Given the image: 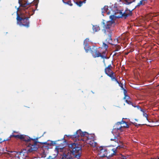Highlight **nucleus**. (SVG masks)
Here are the masks:
<instances>
[{"instance_id": "c756f323", "label": "nucleus", "mask_w": 159, "mask_h": 159, "mask_svg": "<svg viewBox=\"0 0 159 159\" xmlns=\"http://www.w3.org/2000/svg\"><path fill=\"white\" fill-rule=\"evenodd\" d=\"M56 157V156L54 155V157H53L52 156H49V157L47 158V159H55Z\"/></svg>"}, {"instance_id": "774afa93", "label": "nucleus", "mask_w": 159, "mask_h": 159, "mask_svg": "<svg viewBox=\"0 0 159 159\" xmlns=\"http://www.w3.org/2000/svg\"><path fill=\"white\" fill-rule=\"evenodd\" d=\"M2 139L1 138H0V140H2Z\"/></svg>"}, {"instance_id": "a878e982", "label": "nucleus", "mask_w": 159, "mask_h": 159, "mask_svg": "<svg viewBox=\"0 0 159 159\" xmlns=\"http://www.w3.org/2000/svg\"><path fill=\"white\" fill-rule=\"evenodd\" d=\"M89 41V39L87 38L84 41V45H88V42Z\"/></svg>"}, {"instance_id": "20e7f679", "label": "nucleus", "mask_w": 159, "mask_h": 159, "mask_svg": "<svg viewBox=\"0 0 159 159\" xmlns=\"http://www.w3.org/2000/svg\"><path fill=\"white\" fill-rule=\"evenodd\" d=\"M112 67L110 65L105 69V72L106 74L110 77L112 80H116L114 75V73L111 69Z\"/></svg>"}, {"instance_id": "603ef678", "label": "nucleus", "mask_w": 159, "mask_h": 159, "mask_svg": "<svg viewBox=\"0 0 159 159\" xmlns=\"http://www.w3.org/2000/svg\"><path fill=\"white\" fill-rule=\"evenodd\" d=\"M118 147H119L120 148H122L123 147L121 145H118L117 147L116 148H118Z\"/></svg>"}, {"instance_id": "2eb2a0df", "label": "nucleus", "mask_w": 159, "mask_h": 159, "mask_svg": "<svg viewBox=\"0 0 159 159\" xmlns=\"http://www.w3.org/2000/svg\"><path fill=\"white\" fill-rule=\"evenodd\" d=\"M93 29L94 31L97 32L100 30L99 26L97 25H93Z\"/></svg>"}, {"instance_id": "c85d7f7f", "label": "nucleus", "mask_w": 159, "mask_h": 159, "mask_svg": "<svg viewBox=\"0 0 159 159\" xmlns=\"http://www.w3.org/2000/svg\"><path fill=\"white\" fill-rule=\"evenodd\" d=\"M143 115L146 118V120L148 121H149V120H148V119L147 118V117H148V115L145 113L144 112H143Z\"/></svg>"}, {"instance_id": "aec40b11", "label": "nucleus", "mask_w": 159, "mask_h": 159, "mask_svg": "<svg viewBox=\"0 0 159 159\" xmlns=\"http://www.w3.org/2000/svg\"><path fill=\"white\" fill-rule=\"evenodd\" d=\"M109 152L108 153V159H110L111 157H113L114 155H116V152H114L113 153H111V154H110Z\"/></svg>"}, {"instance_id": "1a4fd4ad", "label": "nucleus", "mask_w": 159, "mask_h": 159, "mask_svg": "<svg viewBox=\"0 0 159 159\" xmlns=\"http://www.w3.org/2000/svg\"><path fill=\"white\" fill-rule=\"evenodd\" d=\"M108 7L107 6H105L103 8H102V13L103 16H104L103 13L106 12L107 15L110 14V12L108 11Z\"/></svg>"}, {"instance_id": "338daca9", "label": "nucleus", "mask_w": 159, "mask_h": 159, "mask_svg": "<svg viewBox=\"0 0 159 159\" xmlns=\"http://www.w3.org/2000/svg\"><path fill=\"white\" fill-rule=\"evenodd\" d=\"M64 139V137L61 140H63V139Z\"/></svg>"}, {"instance_id": "f03ea898", "label": "nucleus", "mask_w": 159, "mask_h": 159, "mask_svg": "<svg viewBox=\"0 0 159 159\" xmlns=\"http://www.w3.org/2000/svg\"><path fill=\"white\" fill-rule=\"evenodd\" d=\"M20 9L19 7L17 8V23L20 26H25L28 27L29 26V22L28 20L29 18H22L20 17L17 11Z\"/></svg>"}, {"instance_id": "7c9ffc66", "label": "nucleus", "mask_w": 159, "mask_h": 159, "mask_svg": "<svg viewBox=\"0 0 159 159\" xmlns=\"http://www.w3.org/2000/svg\"><path fill=\"white\" fill-rule=\"evenodd\" d=\"M124 97L123 98L124 99H126V98L127 99H128L129 98V96L126 94H124Z\"/></svg>"}, {"instance_id": "69168bd1", "label": "nucleus", "mask_w": 159, "mask_h": 159, "mask_svg": "<svg viewBox=\"0 0 159 159\" xmlns=\"http://www.w3.org/2000/svg\"><path fill=\"white\" fill-rule=\"evenodd\" d=\"M29 2L27 1L26 3H28Z\"/></svg>"}, {"instance_id": "cd10ccee", "label": "nucleus", "mask_w": 159, "mask_h": 159, "mask_svg": "<svg viewBox=\"0 0 159 159\" xmlns=\"http://www.w3.org/2000/svg\"><path fill=\"white\" fill-rule=\"evenodd\" d=\"M99 55H100L99 57H101L102 58H103V59H104V58L107 59V57L106 56H105V55H102L101 54V53H100V54Z\"/></svg>"}, {"instance_id": "f3484780", "label": "nucleus", "mask_w": 159, "mask_h": 159, "mask_svg": "<svg viewBox=\"0 0 159 159\" xmlns=\"http://www.w3.org/2000/svg\"><path fill=\"white\" fill-rule=\"evenodd\" d=\"M100 155L102 157H106L108 158V152H105L104 153L102 152H100Z\"/></svg>"}, {"instance_id": "8fccbe9b", "label": "nucleus", "mask_w": 159, "mask_h": 159, "mask_svg": "<svg viewBox=\"0 0 159 159\" xmlns=\"http://www.w3.org/2000/svg\"><path fill=\"white\" fill-rule=\"evenodd\" d=\"M22 151H23V153H25V152H26V150L23 149V150H22Z\"/></svg>"}, {"instance_id": "dca6fc26", "label": "nucleus", "mask_w": 159, "mask_h": 159, "mask_svg": "<svg viewBox=\"0 0 159 159\" xmlns=\"http://www.w3.org/2000/svg\"><path fill=\"white\" fill-rule=\"evenodd\" d=\"M84 49L86 52H88V51L90 49V47L88 45H85L84 46Z\"/></svg>"}, {"instance_id": "39448f33", "label": "nucleus", "mask_w": 159, "mask_h": 159, "mask_svg": "<svg viewBox=\"0 0 159 159\" xmlns=\"http://www.w3.org/2000/svg\"><path fill=\"white\" fill-rule=\"evenodd\" d=\"M123 126L120 125V123L118 122H117L114 126L113 129L111 131V133L114 135V134L116 133L117 130H119L121 132L123 130L121 129V128Z\"/></svg>"}, {"instance_id": "37998d69", "label": "nucleus", "mask_w": 159, "mask_h": 159, "mask_svg": "<svg viewBox=\"0 0 159 159\" xmlns=\"http://www.w3.org/2000/svg\"><path fill=\"white\" fill-rule=\"evenodd\" d=\"M65 136H66L67 137H73V135H69V134H68V135H67V134H65Z\"/></svg>"}, {"instance_id": "5fc2aeb1", "label": "nucleus", "mask_w": 159, "mask_h": 159, "mask_svg": "<svg viewBox=\"0 0 159 159\" xmlns=\"http://www.w3.org/2000/svg\"><path fill=\"white\" fill-rule=\"evenodd\" d=\"M80 136H81V137H83V132L81 133V134H80L79 135V137Z\"/></svg>"}, {"instance_id": "bb28decb", "label": "nucleus", "mask_w": 159, "mask_h": 159, "mask_svg": "<svg viewBox=\"0 0 159 159\" xmlns=\"http://www.w3.org/2000/svg\"><path fill=\"white\" fill-rule=\"evenodd\" d=\"M125 102L126 103H127V104L129 105H132L133 106H134L133 105L132 103L130 101H129L127 100H125Z\"/></svg>"}, {"instance_id": "bf43d9fd", "label": "nucleus", "mask_w": 159, "mask_h": 159, "mask_svg": "<svg viewBox=\"0 0 159 159\" xmlns=\"http://www.w3.org/2000/svg\"><path fill=\"white\" fill-rule=\"evenodd\" d=\"M111 150H112V151H113V152H116V151H115L116 150H114V149H112Z\"/></svg>"}, {"instance_id": "412c9836", "label": "nucleus", "mask_w": 159, "mask_h": 159, "mask_svg": "<svg viewBox=\"0 0 159 159\" xmlns=\"http://www.w3.org/2000/svg\"><path fill=\"white\" fill-rule=\"evenodd\" d=\"M104 146H101L100 147V152H107V151L106 149H104L103 148L104 147Z\"/></svg>"}, {"instance_id": "49530a36", "label": "nucleus", "mask_w": 159, "mask_h": 159, "mask_svg": "<svg viewBox=\"0 0 159 159\" xmlns=\"http://www.w3.org/2000/svg\"><path fill=\"white\" fill-rule=\"evenodd\" d=\"M139 110L141 111H142L143 113L144 112V111L143 109H142L141 108H140Z\"/></svg>"}, {"instance_id": "e2e57ef3", "label": "nucleus", "mask_w": 159, "mask_h": 159, "mask_svg": "<svg viewBox=\"0 0 159 159\" xmlns=\"http://www.w3.org/2000/svg\"><path fill=\"white\" fill-rule=\"evenodd\" d=\"M135 120L136 121H138V119H135Z\"/></svg>"}, {"instance_id": "2f4dec72", "label": "nucleus", "mask_w": 159, "mask_h": 159, "mask_svg": "<svg viewBox=\"0 0 159 159\" xmlns=\"http://www.w3.org/2000/svg\"><path fill=\"white\" fill-rule=\"evenodd\" d=\"M103 46L106 49V50L108 47L107 45L106 44V43H103Z\"/></svg>"}, {"instance_id": "a18cd8bd", "label": "nucleus", "mask_w": 159, "mask_h": 159, "mask_svg": "<svg viewBox=\"0 0 159 159\" xmlns=\"http://www.w3.org/2000/svg\"><path fill=\"white\" fill-rule=\"evenodd\" d=\"M134 125L135 126H138L140 125H141L140 124H137V123H135V124H134Z\"/></svg>"}, {"instance_id": "0e129e2a", "label": "nucleus", "mask_w": 159, "mask_h": 159, "mask_svg": "<svg viewBox=\"0 0 159 159\" xmlns=\"http://www.w3.org/2000/svg\"><path fill=\"white\" fill-rule=\"evenodd\" d=\"M45 132H44V133L42 135V136H43V135L44 134H45Z\"/></svg>"}, {"instance_id": "4d7b16f0", "label": "nucleus", "mask_w": 159, "mask_h": 159, "mask_svg": "<svg viewBox=\"0 0 159 159\" xmlns=\"http://www.w3.org/2000/svg\"><path fill=\"white\" fill-rule=\"evenodd\" d=\"M23 151H21L20 152H17V153H19V154H20L21 153H23Z\"/></svg>"}, {"instance_id": "6e6552de", "label": "nucleus", "mask_w": 159, "mask_h": 159, "mask_svg": "<svg viewBox=\"0 0 159 159\" xmlns=\"http://www.w3.org/2000/svg\"><path fill=\"white\" fill-rule=\"evenodd\" d=\"M66 143V140H65L64 142L61 143V145L56 146L55 150H56L57 153H58L59 149H62L64 148V144Z\"/></svg>"}, {"instance_id": "c03bdc74", "label": "nucleus", "mask_w": 159, "mask_h": 159, "mask_svg": "<svg viewBox=\"0 0 159 159\" xmlns=\"http://www.w3.org/2000/svg\"><path fill=\"white\" fill-rule=\"evenodd\" d=\"M121 158L123 159H126V158L125 157V156H123V155H122L121 154Z\"/></svg>"}, {"instance_id": "393cba45", "label": "nucleus", "mask_w": 159, "mask_h": 159, "mask_svg": "<svg viewBox=\"0 0 159 159\" xmlns=\"http://www.w3.org/2000/svg\"><path fill=\"white\" fill-rule=\"evenodd\" d=\"M25 137H27V136L24 135H20L19 139H21L23 140L24 138H25Z\"/></svg>"}, {"instance_id": "680f3d73", "label": "nucleus", "mask_w": 159, "mask_h": 159, "mask_svg": "<svg viewBox=\"0 0 159 159\" xmlns=\"http://www.w3.org/2000/svg\"><path fill=\"white\" fill-rule=\"evenodd\" d=\"M62 159H65V158L63 157V156L61 158Z\"/></svg>"}, {"instance_id": "a211bd4d", "label": "nucleus", "mask_w": 159, "mask_h": 159, "mask_svg": "<svg viewBox=\"0 0 159 159\" xmlns=\"http://www.w3.org/2000/svg\"><path fill=\"white\" fill-rule=\"evenodd\" d=\"M86 0H84L83 1H80L79 2H76V4L79 7L81 6L83 3H85Z\"/></svg>"}, {"instance_id": "0eeeda50", "label": "nucleus", "mask_w": 159, "mask_h": 159, "mask_svg": "<svg viewBox=\"0 0 159 159\" xmlns=\"http://www.w3.org/2000/svg\"><path fill=\"white\" fill-rule=\"evenodd\" d=\"M132 13V12L131 11L126 10L122 14V16L125 19L128 16L131 15Z\"/></svg>"}, {"instance_id": "4be33fe9", "label": "nucleus", "mask_w": 159, "mask_h": 159, "mask_svg": "<svg viewBox=\"0 0 159 159\" xmlns=\"http://www.w3.org/2000/svg\"><path fill=\"white\" fill-rule=\"evenodd\" d=\"M119 84V86L121 87V89L122 90V88H124L123 87V83H121L119 82L118 80H115Z\"/></svg>"}, {"instance_id": "58836bf2", "label": "nucleus", "mask_w": 159, "mask_h": 159, "mask_svg": "<svg viewBox=\"0 0 159 159\" xmlns=\"http://www.w3.org/2000/svg\"><path fill=\"white\" fill-rule=\"evenodd\" d=\"M20 136V135H18V134L16 135H13V136H14V137H16V138H17L19 139V138Z\"/></svg>"}, {"instance_id": "9b49d317", "label": "nucleus", "mask_w": 159, "mask_h": 159, "mask_svg": "<svg viewBox=\"0 0 159 159\" xmlns=\"http://www.w3.org/2000/svg\"><path fill=\"white\" fill-rule=\"evenodd\" d=\"M31 147L30 149H28L27 152H31L33 151H35L38 148L36 146H34V145H30Z\"/></svg>"}, {"instance_id": "c9c22d12", "label": "nucleus", "mask_w": 159, "mask_h": 159, "mask_svg": "<svg viewBox=\"0 0 159 159\" xmlns=\"http://www.w3.org/2000/svg\"><path fill=\"white\" fill-rule=\"evenodd\" d=\"M39 142L38 141H37V140H35V141H34V146H36L37 145V143H39Z\"/></svg>"}, {"instance_id": "de8ad7c7", "label": "nucleus", "mask_w": 159, "mask_h": 159, "mask_svg": "<svg viewBox=\"0 0 159 159\" xmlns=\"http://www.w3.org/2000/svg\"><path fill=\"white\" fill-rule=\"evenodd\" d=\"M62 1H63V2L64 3H65V4H69V2H65L64 1V0H62Z\"/></svg>"}, {"instance_id": "4c0bfd02", "label": "nucleus", "mask_w": 159, "mask_h": 159, "mask_svg": "<svg viewBox=\"0 0 159 159\" xmlns=\"http://www.w3.org/2000/svg\"><path fill=\"white\" fill-rule=\"evenodd\" d=\"M125 124V126H123V127H125V128H128L129 127V126L127 124V123L126 122Z\"/></svg>"}, {"instance_id": "423d86ee", "label": "nucleus", "mask_w": 159, "mask_h": 159, "mask_svg": "<svg viewBox=\"0 0 159 159\" xmlns=\"http://www.w3.org/2000/svg\"><path fill=\"white\" fill-rule=\"evenodd\" d=\"M91 53L93 56L95 58L99 57V55L100 53L96 49L94 48H92L91 50Z\"/></svg>"}, {"instance_id": "5701e85b", "label": "nucleus", "mask_w": 159, "mask_h": 159, "mask_svg": "<svg viewBox=\"0 0 159 159\" xmlns=\"http://www.w3.org/2000/svg\"><path fill=\"white\" fill-rule=\"evenodd\" d=\"M75 156V157L76 158L78 159H80V157L81 155L80 153H77V154H75V155H73Z\"/></svg>"}, {"instance_id": "ea45409f", "label": "nucleus", "mask_w": 159, "mask_h": 159, "mask_svg": "<svg viewBox=\"0 0 159 159\" xmlns=\"http://www.w3.org/2000/svg\"><path fill=\"white\" fill-rule=\"evenodd\" d=\"M83 136H86V134H88V133L86 132H83Z\"/></svg>"}, {"instance_id": "72a5a7b5", "label": "nucleus", "mask_w": 159, "mask_h": 159, "mask_svg": "<svg viewBox=\"0 0 159 159\" xmlns=\"http://www.w3.org/2000/svg\"><path fill=\"white\" fill-rule=\"evenodd\" d=\"M122 90H123V93L124 94H126L127 91L125 89H124V88H122Z\"/></svg>"}, {"instance_id": "864d4df0", "label": "nucleus", "mask_w": 159, "mask_h": 159, "mask_svg": "<svg viewBox=\"0 0 159 159\" xmlns=\"http://www.w3.org/2000/svg\"><path fill=\"white\" fill-rule=\"evenodd\" d=\"M9 140V139H4V140H2V141H1V142H4V141H7V140Z\"/></svg>"}, {"instance_id": "4468645a", "label": "nucleus", "mask_w": 159, "mask_h": 159, "mask_svg": "<svg viewBox=\"0 0 159 159\" xmlns=\"http://www.w3.org/2000/svg\"><path fill=\"white\" fill-rule=\"evenodd\" d=\"M147 2V0H141L140 2L138 4V6H139L141 5H144Z\"/></svg>"}, {"instance_id": "f257e3e1", "label": "nucleus", "mask_w": 159, "mask_h": 159, "mask_svg": "<svg viewBox=\"0 0 159 159\" xmlns=\"http://www.w3.org/2000/svg\"><path fill=\"white\" fill-rule=\"evenodd\" d=\"M114 17V15H111L110 16V18L111 19V21H107L105 23L106 21L104 20H103L102 22V24L104 25L103 30L104 31V32L108 37L106 40L108 41L109 43H110L111 40V31L110 28L112 24L114 22L113 19Z\"/></svg>"}, {"instance_id": "b1692460", "label": "nucleus", "mask_w": 159, "mask_h": 159, "mask_svg": "<svg viewBox=\"0 0 159 159\" xmlns=\"http://www.w3.org/2000/svg\"><path fill=\"white\" fill-rule=\"evenodd\" d=\"M59 140H57V141H58ZM57 141H51V143H50V144H48V145H53L54 144H57Z\"/></svg>"}, {"instance_id": "13d9d810", "label": "nucleus", "mask_w": 159, "mask_h": 159, "mask_svg": "<svg viewBox=\"0 0 159 159\" xmlns=\"http://www.w3.org/2000/svg\"><path fill=\"white\" fill-rule=\"evenodd\" d=\"M115 41L116 43H118V40L117 39H115Z\"/></svg>"}, {"instance_id": "09e8293b", "label": "nucleus", "mask_w": 159, "mask_h": 159, "mask_svg": "<svg viewBox=\"0 0 159 159\" xmlns=\"http://www.w3.org/2000/svg\"><path fill=\"white\" fill-rule=\"evenodd\" d=\"M73 157H72L71 156H69L68 157L67 159H72Z\"/></svg>"}, {"instance_id": "9d476101", "label": "nucleus", "mask_w": 159, "mask_h": 159, "mask_svg": "<svg viewBox=\"0 0 159 159\" xmlns=\"http://www.w3.org/2000/svg\"><path fill=\"white\" fill-rule=\"evenodd\" d=\"M82 132V131L80 129H79L77 130L76 132L74 133L73 135V138H77L79 137V135Z\"/></svg>"}, {"instance_id": "3c124183", "label": "nucleus", "mask_w": 159, "mask_h": 159, "mask_svg": "<svg viewBox=\"0 0 159 159\" xmlns=\"http://www.w3.org/2000/svg\"><path fill=\"white\" fill-rule=\"evenodd\" d=\"M156 122L157 123V125H159V120H157L156 121Z\"/></svg>"}, {"instance_id": "6e6d98bb", "label": "nucleus", "mask_w": 159, "mask_h": 159, "mask_svg": "<svg viewBox=\"0 0 159 159\" xmlns=\"http://www.w3.org/2000/svg\"><path fill=\"white\" fill-rule=\"evenodd\" d=\"M40 143H42V144H46L47 142H39Z\"/></svg>"}, {"instance_id": "e433bc0d", "label": "nucleus", "mask_w": 159, "mask_h": 159, "mask_svg": "<svg viewBox=\"0 0 159 159\" xmlns=\"http://www.w3.org/2000/svg\"><path fill=\"white\" fill-rule=\"evenodd\" d=\"M63 156L65 158V159L66 158L67 159V158L68 157V155H66V154H65L64 153L63 154Z\"/></svg>"}, {"instance_id": "79ce46f5", "label": "nucleus", "mask_w": 159, "mask_h": 159, "mask_svg": "<svg viewBox=\"0 0 159 159\" xmlns=\"http://www.w3.org/2000/svg\"><path fill=\"white\" fill-rule=\"evenodd\" d=\"M134 107H136L138 109H139L140 108V107L139 106L137 105L136 106H133Z\"/></svg>"}, {"instance_id": "ddd939ff", "label": "nucleus", "mask_w": 159, "mask_h": 159, "mask_svg": "<svg viewBox=\"0 0 159 159\" xmlns=\"http://www.w3.org/2000/svg\"><path fill=\"white\" fill-rule=\"evenodd\" d=\"M18 3L20 5V7H25L28 5H29L31 3L30 2H29L28 3H22L21 2V0H18Z\"/></svg>"}, {"instance_id": "473e14b6", "label": "nucleus", "mask_w": 159, "mask_h": 159, "mask_svg": "<svg viewBox=\"0 0 159 159\" xmlns=\"http://www.w3.org/2000/svg\"><path fill=\"white\" fill-rule=\"evenodd\" d=\"M123 118H122V120L120 122H119V123H120V125H121L122 124H124L126 123V122L125 121H124L123 120Z\"/></svg>"}, {"instance_id": "f704fd0d", "label": "nucleus", "mask_w": 159, "mask_h": 159, "mask_svg": "<svg viewBox=\"0 0 159 159\" xmlns=\"http://www.w3.org/2000/svg\"><path fill=\"white\" fill-rule=\"evenodd\" d=\"M132 2H129L127 0H125V3L126 4L129 5L131 4Z\"/></svg>"}, {"instance_id": "6ab92c4d", "label": "nucleus", "mask_w": 159, "mask_h": 159, "mask_svg": "<svg viewBox=\"0 0 159 159\" xmlns=\"http://www.w3.org/2000/svg\"><path fill=\"white\" fill-rule=\"evenodd\" d=\"M90 145L93 147H95L97 144V143L94 141L90 142Z\"/></svg>"}, {"instance_id": "a19ab883", "label": "nucleus", "mask_w": 159, "mask_h": 159, "mask_svg": "<svg viewBox=\"0 0 159 159\" xmlns=\"http://www.w3.org/2000/svg\"><path fill=\"white\" fill-rule=\"evenodd\" d=\"M117 138V136H114V138L111 139V141L113 140H114L115 139H116Z\"/></svg>"}, {"instance_id": "f8f14e48", "label": "nucleus", "mask_w": 159, "mask_h": 159, "mask_svg": "<svg viewBox=\"0 0 159 159\" xmlns=\"http://www.w3.org/2000/svg\"><path fill=\"white\" fill-rule=\"evenodd\" d=\"M41 136L39 137H37L36 138H30V137H28L27 136V137H25V138H24L23 140L25 141H27V142H29L31 140H36L40 138Z\"/></svg>"}, {"instance_id": "052dcab7", "label": "nucleus", "mask_w": 159, "mask_h": 159, "mask_svg": "<svg viewBox=\"0 0 159 159\" xmlns=\"http://www.w3.org/2000/svg\"><path fill=\"white\" fill-rule=\"evenodd\" d=\"M105 53H106V51H105V52H102V54H105Z\"/></svg>"}, {"instance_id": "7ed1b4c3", "label": "nucleus", "mask_w": 159, "mask_h": 159, "mask_svg": "<svg viewBox=\"0 0 159 159\" xmlns=\"http://www.w3.org/2000/svg\"><path fill=\"white\" fill-rule=\"evenodd\" d=\"M78 146V144L77 143H72L69 145V148L72 149V150L70 151V152L73 155L80 153L79 151L81 150V148Z\"/></svg>"}]
</instances>
